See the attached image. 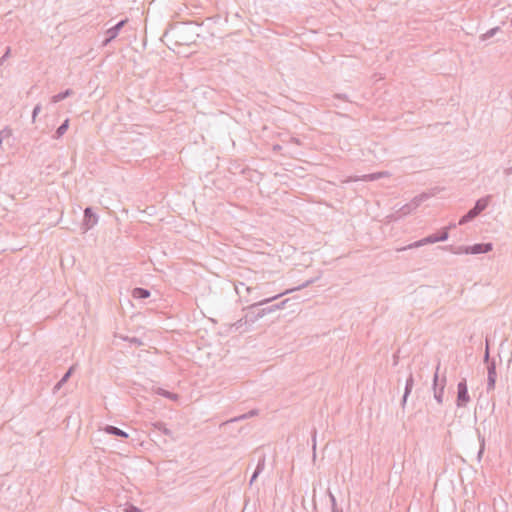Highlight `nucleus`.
Here are the masks:
<instances>
[{
  "label": "nucleus",
  "instance_id": "nucleus-1",
  "mask_svg": "<svg viewBox=\"0 0 512 512\" xmlns=\"http://www.w3.org/2000/svg\"><path fill=\"white\" fill-rule=\"evenodd\" d=\"M313 282H314L313 279L307 280L306 282H304L303 284L299 285L296 288L287 289L286 291L281 292V293H279V294H277L275 296H272V297H269V298H266V299H263V300H259V301L255 302V303H252L251 305H249L248 307L243 309L244 311H246V314L244 315V322L245 323H249V324L255 323L256 321H258L260 318L263 317L261 312H260V310H259V308H258L259 306L267 304V303H270V302L280 298L281 296L289 294V293H291L293 291L300 290L302 288L308 287Z\"/></svg>",
  "mask_w": 512,
  "mask_h": 512
},
{
  "label": "nucleus",
  "instance_id": "nucleus-2",
  "mask_svg": "<svg viewBox=\"0 0 512 512\" xmlns=\"http://www.w3.org/2000/svg\"><path fill=\"white\" fill-rule=\"evenodd\" d=\"M491 198H492L491 195H487L485 197L478 199L475 202L474 207L471 208L465 215H463L460 218L458 224L464 225V224L472 221L474 218H476L481 212H483L487 208V206L489 205V203L491 201Z\"/></svg>",
  "mask_w": 512,
  "mask_h": 512
},
{
  "label": "nucleus",
  "instance_id": "nucleus-3",
  "mask_svg": "<svg viewBox=\"0 0 512 512\" xmlns=\"http://www.w3.org/2000/svg\"><path fill=\"white\" fill-rule=\"evenodd\" d=\"M448 237H449V233L447 232V229H443L438 234L429 235V236H427L425 238H422V239H420L418 241H415L412 244H409L408 246L399 248L398 251H404V250H407V249L418 248V247H421V246H424V245H427V244H433V243H436V242L446 241L448 239Z\"/></svg>",
  "mask_w": 512,
  "mask_h": 512
},
{
  "label": "nucleus",
  "instance_id": "nucleus-4",
  "mask_svg": "<svg viewBox=\"0 0 512 512\" xmlns=\"http://www.w3.org/2000/svg\"><path fill=\"white\" fill-rule=\"evenodd\" d=\"M469 402L470 395L468 392L467 381L463 378L457 384L456 406L459 408L466 407Z\"/></svg>",
  "mask_w": 512,
  "mask_h": 512
},
{
  "label": "nucleus",
  "instance_id": "nucleus-5",
  "mask_svg": "<svg viewBox=\"0 0 512 512\" xmlns=\"http://www.w3.org/2000/svg\"><path fill=\"white\" fill-rule=\"evenodd\" d=\"M440 368V364L437 365L436 372L433 377V391H434V398L439 403L442 404L443 402V396H444V389L446 385V377L444 376L442 378L441 384H438V371Z\"/></svg>",
  "mask_w": 512,
  "mask_h": 512
},
{
  "label": "nucleus",
  "instance_id": "nucleus-6",
  "mask_svg": "<svg viewBox=\"0 0 512 512\" xmlns=\"http://www.w3.org/2000/svg\"><path fill=\"white\" fill-rule=\"evenodd\" d=\"M98 220H99V217L93 211V209L91 207H86L84 209L83 223H82L84 232H87L88 230L92 229L98 223Z\"/></svg>",
  "mask_w": 512,
  "mask_h": 512
},
{
  "label": "nucleus",
  "instance_id": "nucleus-7",
  "mask_svg": "<svg viewBox=\"0 0 512 512\" xmlns=\"http://www.w3.org/2000/svg\"><path fill=\"white\" fill-rule=\"evenodd\" d=\"M496 379H497L496 362L493 359L487 365V392H490L491 390L495 389Z\"/></svg>",
  "mask_w": 512,
  "mask_h": 512
},
{
  "label": "nucleus",
  "instance_id": "nucleus-8",
  "mask_svg": "<svg viewBox=\"0 0 512 512\" xmlns=\"http://www.w3.org/2000/svg\"><path fill=\"white\" fill-rule=\"evenodd\" d=\"M127 19H124V20H121L119 21L118 23H116L114 26H112L111 28H109L107 31H106V38L105 40L103 41V45H107L108 43H110L112 40H114L119 32L121 31V29L125 26V24L127 23Z\"/></svg>",
  "mask_w": 512,
  "mask_h": 512
},
{
  "label": "nucleus",
  "instance_id": "nucleus-9",
  "mask_svg": "<svg viewBox=\"0 0 512 512\" xmlns=\"http://www.w3.org/2000/svg\"><path fill=\"white\" fill-rule=\"evenodd\" d=\"M493 249L492 243H476L468 246L469 254L478 255L490 252Z\"/></svg>",
  "mask_w": 512,
  "mask_h": 512
},
{
  "label": "nucleus",
  "instance_id": "nucleus-10",
  "mask_svg": "<svg viewBox=\"0 0 512 512\" xmlns=\"http://www.w3.org/2000/svg\"><path fill=\"white\" fill-rule=\"evenodd\" d=\"M104 432L109 434V435H113V436H116V437H121V438H127L128 437V433L125 432L124 430L116 427V426H112V425H106L104 428H103Z\"/></svg>",
  "mask_w": 512,
  "mask_h": 512
},
{
  "label": "nucleus",
  "instance_id": "nucleus-11",
  "mask_svg": "<svg viewBox=\"0 0 512 512\" xmlns=\"http://www.w3.org/2000/svg\"><path fill=\"white\" fill-rule=\"evenodd\" d=\"M287 302H288V299H285V300L281 301L280 303H277V304H274V305H271V306H268L265 308H261L259 310H260L262 316L264 317L265 315L273 313L276 310L283 309Z\"/></svg>",
  "mask_w": 512,
  "mask_h": 512
},
{
  "label": "nucleus",
  "instance_id": "nucleus-12",
  "mask_svg": "<svg viewBox=\"0 0 512 512\" xmlns=\"http://www.w3.org/2000/svg\"><path fill=\"white\" fill-rule=\"evenodd\" d=\"M265 468V456H262L259 458L256 469L254 470L251 479H250V485L257 479V477L262 473V471Z\"/></svg>",
  "mask_w": 512,
  "mask_h": 512
},
{
  "label": "nucleus",
  "instance_id": "nucleus-13",
  "mask_svg": "<svg viewBox=\"0 0 512 512\" xmlns=\"http://www.w3.org/2000/svg\"><path fill=\"white\" fill-rule=\"evenodd\" d=\"M413 385H414L413 375L410 374L409 377L406 380L405 390H404V394H403V397H402V405L403 406L405 405V403L407 401V398H408V396L410 395V393L412 391Z\"/></svg>",
  "mask_w": 512,
  "mask_h": 512
},
{
  "label": "nucleus",
  "instance_id": "nucleus-14",
  "mask_svg": "<svg viewBox=\"0 0 512 512\" xmlns=\"http://www.w3.org/2000/svg\"><path fill=\"white\" fill-rule=\"evenodd\" d=\"M70 124V120L67 118L63 121V123L56 129L53 139H60L68 130Z\"/></svg>",
  "mask_w": 512,
  "mask_h": 512
},
{
  "label": "nucleus",
  "instance_id": "nucleus-15",
  "mask_svg": "<svg viewBox=\"0 0 512 512\" xmlns=\"http://www.w3.org/2000/svg\"><path fill=\"white\" fill-rule=\"evenodd\" d=\"M430 195L428 193H421L415 196L409 203L412 208L417 209L424 201L429 199Z\"/></svg>",
  "mask_w": 512,
  "mask_h": 512
},
{
  "label": "nucleus",
  "instance_id": "nucleus-16",
  "mask_svg": "<svg viewBox=\"0 0 512 512\" xmlns=\"http://www.w3.org/2000/svg\"><path fill=\"white\" fill-rule=\"evenodd\" d=\"M151 293L148 289H145V288H142V287H137V288H134L133 291H132V296L135 298V299H147L148 297H150Z\"/></svg>",
  "mask_w": 512,
  "mask_h": 512
},
{
  "label": "nucleus",
  "instance_id": "nucleus-17",
  "mask_svg": "<svg viewBox=\"0 0 512 512\" xmlns=\"http://www.w3.org/2000/svg\"><path fill=\"white\" fill-rule=\"evenodd\" d=\"M74 94V91L72 89H66L65 91H62L54 96L51 97V102L52 103H58L64 99H66L67 97L71 96Z\"/></svg>",
  "mask_w": 512,
  "mask_h": 512
},
{
  "label": "nucleus",
  "instance_id": "nucleus-18",
  "mask_svg": "<svg viewBox=\"0 0 512 512\" xmlns=\"http://www.w3.org/2000/svg\"><path fill=\"white\" fill-rule=\"evenodd\" d=\"M74 366H71L66 373L62 376V378L58 381V383L54 386V390H59L71 377L74 372Z\"/></svg>",
  "mask_w": 512,
  "mask_h": 512
},
{
  "label": "nucleus",
  "instance_id": "nucleus-19",
  "mask_svg": "<svg viewBox=\"0 0 512 512\" xmlns=\"http://www.w3.org/2000/svg\"><path fill=\"white\" fill-rule=\"evenodd\" d=\"M388 175H389L388 172L382 171V172H376V173H371V174L364 175V176H362L361 179L364 180V181H375V180H378L380 178L387 177Z\"/></svg>",
  "mask_w": 512,
  "mask_h": 512
},
{
  "label": "nucleus",
  "instance_id": "nucleus-20",
  "mask_svg": "<svg viewBox=\"0 0 512 512\" xmlns=\"http://www.w3.org/2000/svg\"><path fill=\"white\" fill-rule=\"evenodd\" d=\"M478 440H479L480 447H479V451L477 453V459L480 462L482 459V456L484 454V451H485V438L479 432H478Z\"/></svg>",
  "mask_w": 512,
  "mask_h": 512
},
{
  "label": "nucleus",
  "instance_id": "nucleus-21",
  "mask_svg": "<svg viewBox=\"0 0 512 512\" xmlns=\"http://www.w3.org/2000/svg\"><path fill=\"white\" fill-rule=\"evenodd\" d=\"M157 394L161 395V396H163L165 398L171 399V400H177L178 399V395L177 394L172 393L170 391H167V390H165L163 388H158Z\"/></svg>",
  "mask_w": 512,
  "mask_h": 512
},
{
  "label": "nucleus",
  "instance_id": "nucleus-22",
  "mask_svg": "<svg viewBox=\"0 0 512 512\" xmlns=\"http://www.w3.org/2000/svg\"><path fill=\"white\" fill-rule=\"evenodd\" d=\"M236 292L238 295H242V290H245L248 294H251L255 288L246 286L245 283L240 282L238 285L235 286Z\"/></svg>",
  "mask_w": 512,
  "mask_h": 512
},
{
  "label": "nucleus",
  "instance_id": "nucleus-23",
  "mask_svg": "<svg viewBox=\"0 0 512 512\" xmlns=\"http://www.w3.org/2000/svg\"><path fill=\"white\" fill-rule=\"evenodd\" d=\"M153 426H154L155 429L161 431L165 435L170 436L172 434L171 430L168 429L166 427L165 423H163V422H160V421L155 422V423H153Z\"/></svg>",
  "mask_w": 512,
  "mask_h": 512
},
{
  "label": "nucleus",
  "instance_id": "nucleus-24",
  "mask_svg": "<svg viewBox=\"0 0 512 512\" xmlns=\"http://www.w3.org/2000/svg\"><path fill=\"white\" fill-rule=\"evenodd\" d=\"M412 211H414V208H412V206H410V203H407V204L403 205L397 211V213L399 214V217H402V216L409 215Z\"/></svg>",
  "mask_w": 512,
  "mask_h": 512
},
{
  "label": "nucleus",
  "instance_id": "nucleus-25",
  "mask_svg": "<svg viewBox=\"0 0 512 512\" xmlns=\"http://www.w3.org/2000/svg\"><path fill=\"white\" fill-rule=\"evenodd\" d=\"M499 30H500L499 27H494V28L489 29L486 33L481 35V40L485 41V40H488V39L492 38L493 36L496 35V33Z\"/></svg>",
  "mask_w": 512,
  "mask_h": 512
},
{
  "label": "nucleus",
  "instance_id": "nucleus-26",
  "mask_svg": "<svg viewBox=\"0 0 512 512\" xmlns=\"http://www.w3.org/2000/svg\"><path fill=\"white\" fill-rule=\"evenodd\" d=\"M256 414H257V410H250L248 413H245V414H242V415H240L238 417H235L231 421L244 420V419L250 418L252 416H255Z\"/></svg>",
  "mask_w": 512,
  "mask_h": 512
},
{
  "label": "nucleus",
  "instance_id": "nucleus-27",
  "mask_svg": "<svg viewBox=\"0 0 512 512\" xmlns=\"http://www.w3.org/2000/svg\"><path fill=\"white\" fill-rule=\"evenodd\" d=\"M450 251L454 254H469L468 246H459L457 248L450 247Z\"/></svg>",
  "mask_w": 512,
  "mask_h": 512
},
{
  "label": "nucleus",
  "instance_id": "nucleus-28",
  "mask_svg": "<svg viewBox=\"0 0 512 512\" xmlns=\"http://www.w3.org/2000/svg\"><path fill=\"white\" fill-rule=\"evenodd\" d=\"M41 104H37L34 108H33V111H32V122H35L36 120V117L38 116V114L41 112Z\"/></svg>",
  "mask_w": 512,
  "mask_h": 512
},
{
  "label": "nucleus",
  "instance_id": "nucleus-29",
  "mask_svg": "<svg viewBox=\"0 0 512 512\" xmlns=\"http://www.w3.org/2000/svg\"><path fill=\"white\" fill-rule=\"evenodd\" d=\"M329 497H330L331 504H332V512H343L342 510L337 509L336 498L331 492H329Z\"/></svg>",
  "mask_w": 512,
  "mask_h": 512
},
{
  "label": "nucleus",
  "instance_id": "nucleus-30",
  "mask_svg": "<svg viewBox=\"0 0 512 512\" xmlns=\"http://www.w3.org/2000/svg\"><path fill=\"white\" fill-rule=\"evenodd\" d=\"M244 324H246L244 322V317H242L241 319H239L238 321H236L235 323H233L231 325V329H235L236 331L239 330Z\"/></svg>",
  "mask_w": 512,
  "mask_h": 512
},
{
  "label": "nucleus",
  "instance_id": "nucleus-31",
  "mask_svg": "<svg viewBox=\"0 0 512 512\" xmlns=\"http://www.w3.org/2000/svg\"><path fill=\"white\" fill-rule=\"evenodd\" d=\"M484 362L489 364V362H491L492 360H490V353H489V344H488V340L486 339V349H485V353H484Z\"/></svg>",
  "mask_w": 512,
  "mask_h": 512
},
{
  "label": "nucleus",
  "instance_id": "nucleus-32",
  "mask_svg": "<svg viewBox=\"0 0 512 512\" xmlns=\"http://www.w3.org/2000/svg\"><path fill=\"white\" fill-rule=\"evenodd\" d=\"M124 340H128L131 343H133L135 345H138V346L142 344V342L138 338H136V337H132V338L126 337V338H124Z\"/></svg>",
  "mask_w": 512,
  "mask_h": 512
},
{
  "label": "nucleus",
  "instance_id": "nucleus-33",
  "mask_svg": "<svg viewBox=\"0 0 512 512\" xmlns=\"http://www.w3.org/2000/svg\"><path fill=\"white\" fill-rule=\"evenodd\" d=\"M126 512H142V510L134 505H129L126 508Z\"/></svg>",
  "mask_w": 512,
  "mask_h": 512
},
{
  "label": "nucleus",
  "instance_id": "nucleus-34",
  "mask_svg": "<svg viewBox=\"0 0 512 512\" xmlns=\"http://www.w3.org/2000/svg\"><path fill=\"white\" fill-rule=\"evenodd\" d=\"M335 98L337 99H342V100H345V101H348V97L346 94H336L335 95Z\"/></svg>",
  "mask_w": 512,
  "mask_h": 512
},
{
  "label": "nucleus",
  "instance_id": "nucleus-35",
  "mask_svg": "<svg viewBox=\"0 0 512 512\" xmlns=\"http://www.w3.org/2000/svg\"><path fill=\"white\" fill-rule=\"evenodd\" d=\"M504 173H505L506 175H512V166H511V167H509V168H507V169H505V170H504Z\"/></svg>",
  "mask_w": 512,
  "mask_h": 512
},
{
  "label": "nucleus",
  "instance_id": "nucleus-36",
  "mask_svg": "<svg viewBox=\"0 0 512 512\" xmlns=\"http://www.w3.org/2000/svg\"><path fill=\"white\" fill-rule=\"evenodd\" d=\"M291 142L300 145V140L298 138L292 137Z\"/></svg>",
  "mask_w": 512,
  "mask_h": 512
},
{
  "label": "nucleus",
  "instance_id": "nucleus-37",
  "mask_svg": "<svg viewBox=\"0 0 512 512\" xmlns=\"http://www.w3.org/2000/svg\"><path fill=\"white\" fill-rule=\"evenodd\" d=\"M455 227H456V225H455V224H453V223H451V224H450L448 227H446L445 229H447V231H448L449 229H451V228H455Z\"/></svg>",
  "mask_w": 512,
  "mask_h": 512
},
{
  "label": "nucleus",
  "instance_id": "nucleus-38",
  "mask_svg": "<svg viewBox=\"0 0 512 512\" xmlns=\"http://www.w3.org/2000/svg\"><path fill=\"white\" fill-rule=\"evenodd\" d=\"M258 297H252V298H248V299H245L246 302H250L252 300H256Z\"/></svg>",
  "mask_w": 512,
  "mask_h": 512
},
{
  "label": "nucleus",
  "instance_id": "nucleus-39",
  "mask_svg": "<svg viewBox=\"0 0 512 512\" xmlns=\"http://www.w3.org/2000/svg\"><path fill=\"white\" fill-rule=\"evenodd\" d=\"M511 365H512V358H510V359L508 360V367H510Z\"/></svg>",
  "mask_w": 512,
  "mask_h": 512
},
{
  "label": "nucleus",
  "instance_id": "nucleus-40",
  "mask_svg": "<svg viewBox=\"0 0 512 512\" xmlns=\"http://www.w3.org/2000/svg\"><path fill=\"white\" fill-rule=\"evenodd\" d=\"M281 147L279 145L274 146V150H279Z\"/></svg>",
  "mask_w": 512,
  "mask_h": 512
},
{
  "label": "nucleus",
  "instance_id": "nucleus-41",
  "mask_svg": "<svg viewBox=\"0 0 512 512\" xmlns=\"http://www.w3.org/2000/svg\"><path fill=\"white\" fill-rule=\"evenodd\" d=\"M316 446V442H315V437L313 438V447L315 448Z\"/></svg>",
  "mask_w": 512,
  "mask_h": 512
},
{
  "label": "nucleus",
  "instance_id": "nucleus-42",
  "mask_svg": "<svg viewBox=\"0 0 512 512\" xmlns=\"http://www.w3.org/2000/svg\"><path fill=\"white\" fill-rule=\"evenodd\" d=\"M510 23H511V26H512V18H511V21H510Z\"/></svg>",
  "mask_w": 512,
  "mask_h": 512
}]
</instances>
